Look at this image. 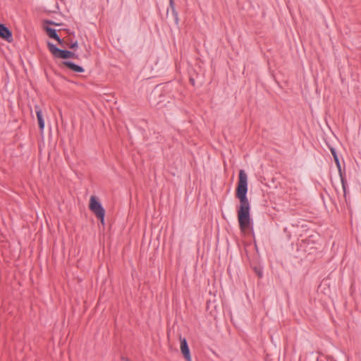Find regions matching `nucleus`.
I'll list each match as a JSON object with an SVG mask.
<instances>
[{"mask_svg": "<svg viewBox=\"0 0 361 361\" xmlns=\"http://www.w3.org/2000/svg\"><path fill=\"white\" fill-rule=\"evenodd\" d=\"M47 46L49 51L52 54V55L59 59H69V58H75L77 57L74 52L68 50H62L56 47L54 44L51 42L47 43Z\"/></svg>", "mask_w": 361, "mask_h": 361, "instance_id": "3", "label": "nucleus"}, {"mask_svg": "<svg viewBox=\"0 0 361 361\" xmlns=\"http://www.w3.org/2000/svg\"><path fill=\"white\" fill-rule=\"evenodd\" d=\"M126 361H129L128 360H126Z\"/></svg>", "mask_w": 361, "mask_h": 361, "instance_id": "18", "label": "nucleus"}, {"mask_svg": "<svg viewBox=\"0 0 361 361\" xmlns=\"http://www.w3.org/2000/svg\"><path fill=\"white\" fill-rule=\"evenodd\" d=\"M78 42H77V41H75V42H73V43L71 44L70 48H71V49H75L78 48Z\"/></svg>", "mask_w": 361, "mask_h": 361, "instance_id": "12", "label": "nucleus"}, {"mask_svg": "<svg viewBox=\"0 0 361 361\" xmlns=\"http://www.w3.org/2000/svg\"><path fill=\"white\" fill-rule=\"evenodd\" d=\"M180 350L187 361H192L189 347L185 338H180Z\"/></svg>", "mask_w": 361, "mask_h": 361, "instance_id": "4", "label": "nucleus"}, {"mask_svg": "<svg viewBox=\"0 0 361 361\" xmlns=\"http://www.w3.org/2000/svg\"><path fill=\"white\" fill-rule=\"evenodd\" d=\"M334 159L335 163L336 164V166H337V169H338V173H339V175H341L342 170H341V164H340V161H339L338 156H334Z\"/></svg>", "mask_w": 361, "mask_h": 361, "instance_id": "11", "label": "nucleus"}, {"mask_svg": "<svg viewBox=\"0 0 361 361\" xmlns=\"http://www.w3.org/2000/svg\"><path fill=\"white\" fill-rule=\"evenodd\" d=\"M247 176L243 169L239 171V179L236 188V197L239 199L240 206L238 210V220L242 231L247 229L252 222L250 217V204L247 197Z\"/></svg>", "mask_w": 361, "mask_h": 361, "instance_id": "1", "label": "nucleus"}, {"mask_svg": "<svg viewBox=\"0 0 361 361\" xmlns=\"http://www.w3.org/2000/svg\"><path fill=\"white\" fill-rule=\"evenodd\" d=\"M190 81L193 83L194 82V80L193 79H191Z\"/></svg>", "mask_w": 361, "mask_h": 361, "instance_id": "15", "label": "nucleus"}, {"mask_svg": "<svg viewBox=\"0 0 361 361\" xmlns=\"http://www.w3.org/2000/svg\"><path fill=\"white\" fill-rule=\"evenodd\" d=\"M0 37L8 42H11L13 41L11 31L4 24L0 25Z\"/></svg>", "mask_w": 361, "mask_h": 361, "instance_id": "5", "label": "nucleus"}, {"mask_svg": "<svg viewBox=\"0 0 361 361\" xmlns=\"http://www.w3.org/2000/svg\"><path fill=\"white\" fill-rule=\"evenodd\" d=\"M258 274L259 276L261 277L262 276V273L261 272H258Z\"/></svg>", "mask_w": 361, "mask_h": 361, "instance_id": "14", "label": "nucleus"}, {"mask_svg": "<svg viewBox=\"0 0 361 361\" xmlns=\"http://www.w3.org/2000/svg\"><path fill=\"white\" fill-rule=\"evenodd\" d=\"M63 65L71 69V71L76 72V73H82L84 72V68L82 66H80L77 64H75L74 63L71 61H63Z\"/></svg>", "mask_w": 361, "mask_h": 361, "instance_id": "7", "label": "nucleus"}, {"mask_svg": "<svg viewBox=\"0 0 361 361\" xmlns=\"http://www.w3.org/2000/svg\"><path fill=\"white\" fill-rule=\"evenodd\" d=\"M169 4H170V8L171 9L172 14L174 17L175 23H176V24H178V12L176 11V10L175 8L174 1L169 0Z\"/></svg>", "mask_w": 361, "mask_h": 361, "instance_id": "9", "label": "nucleus"}, {"mask_svg": "<svg viewBox=\"0 0 361 361\" xmlns=\"http://www.w3.org/2000/svg\"><path fill=\"white\" fill-rule=\"evenodd\" d=\"M331 154H332L334 157V156H338L337 153H336V149L334 148H331Z\"/></svg>", "mask_w": 361, "mask_h": 361, "instance_id": "13", "label": "nucleus"}, {"mask_svg": "<svg viewBox=\"0 0 361 361\" xmlns=\"http://www.w3.org/2000/svg\"><path fill=\"white\" fill-rule=\"evenodd\" d=\"M340 178H341V184H342V188H343V192H344V195L345 196L346 195V185H347V183H346V180L343 176V172L341 171V175H339Z\"/></svg>", "mask_w": 361, "mask_h": 361, "instance_id": "10", "label": "nucleus"}, {"mask_svg": "<svg viewBox=\"0 0 361 361\" xmlns=\"http://www.w3.org/2000/svg\"><path fill=\"white\" fill-rule=\"evenodd\" d=\"M126 361H129L128 360H126Z\"/></svg>", "mask_w": 361, "mask_h": 361, "instance_id": "17", "label": "nucleus"}, {"mask_svg": "<svg viewBox=\"0 0 361 361\" xmlns=\"http://www.w3.org/2000/svg\"><path fill=\"white\" fill-rule=\"evenodd\" d=\"M126 361H129L128 360H126Z\"/></svg>", "mask_w": 361, "mask_h": 361, "instance_id": "16", "label": "nucleus"}, {"mask_svg": "<svg viewBox=\"0 0 361 361\" xmlns=\"http://www.w3.org/2000/svg\"><path fill=\"white\" fill-rule=\"evenodd\" d=\"M35 110L38 121V125L40 130L42 131L44 128V121L42 115V111L38 105L35 106Z\"/></svg>", "mask_w": 361, "mask_h": 361, "instance_id": "6", "label": "nucleus"}, {"mask_svg": "<svg viewBox=\"0 0 361 361\" xmlns=\"http://www.w3.org/2000/svg\"><path fill=\"white\" fill-rule=\"evenodd\" d=\"M90 209L100 220L102 224H104L105 210L102 204L95 196H91L90 199Z\"/></svg>", "mask_w": 361, "mask_h": 361, "instance_id": "2", "label": "nucleus"}, {"mask_svg": "<svg viewBox=\"0 0 361 361\" xmlns=\"http://www.w3.org/2000/svg\"><path fill=\"white\" fill-rule=\"evenodd\" d=\"M46 31L49 37L56 39L59 44H61L62 40L58 35L56 30L55 29L47 27L46 28Z\"/></svg>", "mask_w": 361, "mask_h": 361, "instance_id": "8", "label": "nucleus"}]
</instances>
